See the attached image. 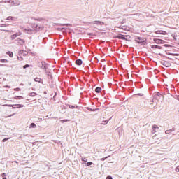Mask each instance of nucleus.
Wrapping results in <instances>:
<instances>
[{"label":"nucleus","instance_id":"4468645a","mask_svg":"<svg viewBox=\"0 0 179 179\" xmlns=\"http://www.w3.org/2000/svg\"><path fill=\"white\" fill-rule=\"evenodd\" d=\"M166 27H169V29H174L175 30H178L179 24H173L171 26H166Z\"/></svg>","mask_w":179,"mask_h":179},{"label":"nucleus","instance_id":"49530a36","mask_svg":"<svg viewBox=\"0 0 179 179\" xmlns=\"http://www.w3.org/2000/svg\"><path fill=\"white\" fill-rule=\"evenodd\" d=\"M175 171H176V173H179V165L175 169Z\"/></svg>","mask_w":179,"mask_h":179},{"label":"nucleus","instance_id":"6ab92c4d","mask_svg":"<svg viewBox=\"0 0 179 179\" xmlns=\"http://www.w3.org/2000/svg\"><path fill=\"white\" fill-rule=\"evenodd\" d=\"M151 48H152V50H162V48L160 45H152Z\"/></svg>","mask_w":179,"mask_h":179},{"label":"nucleus","instance_id":"a19ab883","mask_svg":"<svg viewBox=\"0 0 179 179\" xmlns=\"http://www.w3.org/2000/svg\"><path fill=\"white\" fill-rule=\"evenodd\" d=\"M17 59L19 60V61H23V57H22V55H20V56H17Z\"/></svg>","mask_w":179,"mask_h":179},{"label":"nucleus","instance_id":"774afa93","mask_svg":"<svg viewBox=\"0 0 179 179\" xmlns=\"http://www.w3.org/2000/svg\"><path fill=\"white\" fill-rule=\"evenodd\" d=\"M157 37H162V36H157Z\"/></svg>","mask_w":179,"mask_h":179},{"label":"nucleus","instance_id":"6e6552de","mask_svg":"<svg viewBox=\"0 0 179 179\" xmlns=\"http://www.w3.org/2000/svg\"><path fill=\"white\" fill-rule=\"evenodd\" d=\"M162 65H163V66H165L166 68H170V66H171V63H170V62H167L166 60H163L161 62Z\"/></svg>","mask_w":179,"mask_h":179},{"label":"nucleus","instance_id":"7ed1b4c3","mask_svg":"<svg viewBox=\"0 0 179 179\" xmlns=\"http://www.w3.org/2000/svg\"><path fill=\"white\" fill-rule=\"evenodd\" d=\"M62 26H66V27H57V30L59 31H63V30H69L70 31H72V28L71 27H75V24H63Z\"/></svg>","mask_w":179,"mask_h":179},{"label":"nucleus","instance_id":"338daca9","mask_svg":"<svg viewBox=\"0 0 179 179\" xmlns=\"http://www.w3.org/2000/svg\"><path fill=\"white\" fill-rule=\"evenodd\" d=\"M98 30H101V29H98Z\"/></svg>","mask_w":179,"mask_h":179},{"label":"nucleus","instance_id":"13d9d810","mask_svg":"<svg viewBox=\"0 0 179 179\" xmlns=\"http://www.w3.org/2000/svg\"><path fill=\"white\" fill-rule=\"evenodd\" d=\"M88 36H93V33L88 34Z\"/></svg>","mask_w":179,"mask_h":179},{"label":"nucleus","instance_id":"5fc2aeb1","mask_svg":"<svg viewBox=\"0 0 179 179\" xmlns=\"http://www.w3.org/2000/svg\"><path fill=\"white\" fill-rule=\"evenodd\" d=\"M137 94H138V96H140L141 97H142V96H143V94H142V93H138Z\"/></svg>","mask_w":179,"mask_h":179},{"label":"nucleus","instance_id":"20e7f679","mask_svg":"<svg viewBox=\"0 0 179 179\" xmlns=\"http://www.w3.org/2000/svg\"><path fill=\"white\" fill-rule=\"evenodd\" d=\"M39 68L45 70V72H47V69H48V63L45 62V61L39 62L38 63Z\"/></svg>","mask_w":179,"mask_h":179},{"label":"nucleus","instance_id":"09e8293b","mask_svg":"<svg viewBox=\"0 0 179 179\" xmlns=\"http://www.w3.org/2000/svg\"><path fill=\"white\" fill-rule=\"evenodd\" d=\"M174 99L176 100H178V101H179V95H175Z\"/></svg>","mask_w":179,"mask_h":179},{"label":"nucleus","instance_id":"3c124183","mask_svg":"<svg viewBox=\"0 0 179 179\" xmlns=\"http://www.w3.org/2000/svg\"><path fill=\"white\" fill-rule=\"evenodd\" d=\"M164 47H166V48L171 47V45L164 44Z\"/></svg>","mask_w":179,"mask_h":179},{"label":"nucleus","instance_id":"69168bd1","mask_svg":"<svg viewBox=\"0 0 179 179\" xmlns=\"http://www.w3.org/2000/svg\"><path fill=\"white\" fill-rule=\"evenodd\" d=\"M157 136V134H155V136Z\"/></svg>","mask_w":179,"mask_h":179},{"label":"nucleus","instance_id":"8fccbe9b","mask_svg":"<svg viewBox=\"0 0 179 179\" xmlns=\"http://www.w3.org/2000/svg\"><path fill=\"white\" fill-rule=\"evenodd\" d=\"M57 93L55 92V95L53 96L52 99H53L54 101H55V99H56V97H57Z\"/></svg>","mask_w":179,"mask_h":179},{"label":"nucleus","instance_id":"a18cd8bd","mask_svg":"<svg viewBox=\"0 0 179 179\" xmlns=\"http://www.w3.org/2000/svg\"><path fill=\"white\" fill-rule=\"evenodd\" d=\"M106 179H113V176L111 175H108Z\"/></svg>","mask_w":179,"mask_h":179},{"label":"nucleus","instance_id":"c9c22d12","mask_svg":"<svg viewBox=\"0 0 179 179\" xmlns=\"http://www.w3.org/2000/svg\"><path fill=\"white\" fill-rule=\"evenodd\" d=\"M171 37H173L175 41H177V36H176V34H172Z\"/></svg>","mask_w":179,"mask_h":179},{"label":"nucleus","instance_id":"e2e57ef3","mask_svg":"<svg viewBox=\"0 0 179 179\" xmlns=\"http://www.w3.org/2000/svg\"><path fill=\"white\" fill-rule=\"evenodd\" d=\"M32 90L36 91V88H32Z\"/></svg>","mask_w":179,"mask_h":179},{"label":"nucleus","instance_id":"ea45409f","mask_svg":"<svg viewBox=\"0 0 179 179\" xmlns=\"http://www.w3.org/2000/svg\"><path fill=\"white\" fill-rule=\"evenodd\" d=\"M6 26H9V24H0V27H6Z\"/></svg>","mask_w":179,"mask_h":179},{"label":"nucleus","instance_id":"603ef678","mask_svg":"<svg viewBox=\"0 0 179 179\" xmlns=\"http://www.w3.org/2000/svg\"><path fill=\"white\" fill-rule=\"evenodd\" d=\"M38 22H44V19L43 18H39L38 20H37Z\"/></svg>","mask_w":179,"mask_h":179},{"label":"nucleus","instance_id":"ddd939ff","mask_svg":"<svg viewBox=\"0 0 179 179\" xmlns=\"http://www.w3.org/2000/svg\"><path fill=\"white\" fill-rule=\"evenodd\" d=\"M153 99L150 100V103H159V97L155 96V94L152 95Z\"/></svg>","mask_w":179,"mask_h":179},{"label":"nucleus","instance_id":"de8ad7c7","mask_svg":"<svg viewBox=\"0 0 179 179\" xmlns=\"http://www.w3.org/2000/svg\"><path fill=\"white\" fill-rule=\"evenodd\" d=\"M0 66H5L7 68H9V65H8V64H0Z\"/></svg>","mask_w":179,"mask_h":179},{"label":"nucleus","instance_id":"f8f14e48","mask_svg":"<svg viewBox=\"0 0 179 179\" xmlns=\"http://www.w3.org/2000/svg\"><path fill=\"white\" fill-rule=\"evenodd\" d=\"M114 38H117L118 40H124L125 39V35H122L121 34H119L114 36Z\"/></svg>","mask_w":179,"mask_h":179},{"label":"nucleus","instance_id":"aec40b11","mask_svg":"<svg viewBox=\"0 0 179 179\" xmlns=\"http://www.w3.org/2000/svg\"><path fill=\"white\" fill-rule=\"evenodd\" d=\"M95 164L92 162L85 163V167H94Z\"/></svg>","mask_w":179,"mask_h":179},{"label":"nucleus","instance_id":"6e6d98bb","mask_svg":"<svg viewBox=\"0 0 179 179\" xmlns=\"http://www.w3.org/2000/svg\"><path fill=\"white\" fill-rule=\"evenodd\" d=\"M97 24V26H101V24H106L105 23H99V24Z\"/></svg>","mask_w":179,"mask_h":179},{"label":"nucleus","instance_id":"052dcab7","mask_svg":"<svg viewBox=\"0 0 179 179\" xmlns=\"http://www.w3.org/2000/svg\"><path fill=\"white\" fill-rule=\"evenodd\" d=\"M43 94H47V91H44Z\"/></svg>","mask_w":179,"mask_h":179},{"label":"nucleus","instance_id":"dca6fc26","mask_svg":"<svg viewBox=\"0 0 179 179\" xmlns=\"http://www.w3.org/2000/svg\"><path fill=\"white\" fill-rule=\"evenodd\" d=\"M76 65L80 66L83 64V61L81 59H77L75 62Z\"/></svg>","mask_w":179,"mask_h":179},{"label":"nucleus","instance_id":"e433bc0d","mask_svg":"<svg viewBox=\"0 0 179 179\" xmlns=\"http://www.w3.org/2000/svg\"><path fill=\"white\" fill-rule=\"evenodd\" d=\"M30 66H32L30 64H25L23 66V69H26L27 68H30Z\"/></svg>","mask_w":179,"mask_h":179},{"label":"nucleus","instance_id":"bb28decb","mask_svg":"<svg viewBox=\"0 0 179 179\" xmlns=\"http://www.w3.org/2000/svg\"><path fill=\"white\" fill-rule=\"evenodd\" d=\"M125 39H124L125 41H131V35H124Z\"/></svg>","mask_w":179,"mask_h":179},{"label":"nucleus","instance_id":"412c9836","mask_svg":"<svg viewBox=\"0 0 179 179\" xmlns=\"http://www.w3.org/2000/svg\"><path fill=\"white\" fill-rule=\"evenodd\" d=\"M68 107L72 110H73V108H79V106L78 105H69L67 104Z\"/></svg>","mask_w":179,"mask_h":179},{"label":"nucleus","instance_id":"4c0bfd02","mask_svg":"<svg viewBox=\"0 0 179 179\" xmlns=\"http://www.w3.org/2000/svg\"><path fill=\"white\" fill-rule=\"evenodd\" d=\"M108 121H109L108 120L102 121V124L107 125L108 124Z\"/></svg>","mask_w":179,"mask_h":179},{"label":"nucleus","instance_id":"39448f33","mask_svg":"<svg viewBox=\"0 0 179 179\" xmlns=\"http://www.w3.org/2000/svg\"><path fill=\"white\" fill-rule=\"evenodd\" d=\"M115 29H121L122 30H124L125 31H131V27L127 26V25H120L117 27H115Z\"/></svg>","mask_w":179,"mask_h":179},{"label":"nucleus","instance_id":"f704fd0d","mask_svg":"<svg viewBox=\"0 0 179 179\" xmlns=\"http://www.w3.org/2000/svg\"><path fill=\"white\" fill-rule=\"evenodd\" d=\"M17 41H21V43H22V44H24V43H26V41H24V39H22L20 38H17Z\"/></svg>","mask_w":179,"mask_h":179},{"label":"nucleus","instance_id":"9b49d317","mask_svg":"<svg viewBox=\"0 0 179 179\" xmlns=\"http://www.w3.org/2000/svg\"><path fill=\"white\" fill-rule=\"evenodd\" d=\"M19 36H22V32H16L10 36V38L11 40H15V38H16V37H19Z\"/></svg>","mask_w":179,"mask_h":179},{"label":"nucleus","instance_id":"9d476101","mask_svg":"<svg viewBox=\"0 0 179 179\" xmlns=\"http://www.w3.org/2000/svg\"><path fill=\"white\" fill-rule=\"evenodd\" d=\"M155 34H161L162 36H166L167 34V31L164 30H157L155 31Z\"/></svg>","mask_w":179,"mask_h":179},{"label":"nucleus","instance_id":"4be33fe9","mask_svg":"<svg viewBox=\"0 0 179 179\" xmlns=\"http://www.w3.org/2000/svg\"><path fill=\"white\" fill-rule=\"evenodd\" d=\"M6 55H8L10 58H13V52L12 51H8L6 52Z\"/></svg>","mask_w":179,"mask_h":179},{"label":"nucleus","instance_id":"2f4dec72","mask_svg":"<svg viewBox=\"0 0 179 179\" xmlns=\"http://www.w3.org/2000/svg\"><path fill=\"white\" fill-rule=\"evenodd\" d=\"M28 96H29L30 97H34V96H37L36 92H31L28 94Z\"/></svg>","mask_w":179,"mask_h":179},{"label":"nucleus","instance_id":"393cba45","mask_svg":"<svg viewBox=\"0 0 179 179\" xmlns=\"http://www.w3.org/2000/svg\"><path fill=\"white\" fill-rule=\"evenodd\" d=\"M81 162H83L82 164H85L86 165V163H87V158L81 157Z\"/></svg>","mask_w":179,"mask_h":179},{"label":"nucleus","instance_id":"2eb2a0df","mask_svg":"<svg viewBox=\"0 0 179 179\" xmlns=\"http://www.w3.org/2000/svg\"><path fill=\"white\" fill-rule=\"evenodd\" d=\"M152 134H156L157 132V129H159V126L154 124L152 127Z\"/></svg>","mask_w":179,"mask_h":179},{"label":"nucleus","instance_id":"c85d7f7f","mask_svg":"<svg viewBox=\"0 0 179 179\" xmlns=\"http://www.w3.org/2000/svg\"><path fill=\"white\" fill-rule=\"evenodd\" d=\"M0 62H1V64H7L8 62H9V60L6 59H1Z\"/></svg>","mask_w":179,"mask_h":179},{"label":"nucleus","instance_id":"f03ea898","mask_svg":"<svg viewBox=\"0 0 179 179\" xmlns=\"http://www.w3.org/2000/svg\"><path fill=\"white\" fill-rule=\"evenodd\" d=\"M134 41H136V44H139V45H146V44H148V40L146 38L141 36H136Z\"/></svg>","mask_w":179,"mask_h":179},{"label":"nucleus","instance_id":"37998d69","mask_svg":"<svg viewBox=\"0 0 179 179\" xmlns=\"http://www.w3.org/2000/svg\"><path fill=\"white\" fill-rule=\"evenodd\" d=\"M9 139H10V138H4L2 140V142H6L7 141H9Z\"/></svg>","mask_w":179,"mask_h":179},{"label":"nucleus","instance_id":"423d86ee","mask_svg":"<svg viewBox=\"0 0 179 179\" xmlns=\"http://www.w3.org/2000/svg\"><path fill=\"white\" fill-rule=\"evenodd\" d=\"M8 107H12L13 110H15L16 108H23L24 107V105L23 104H8Z\"/></svg>","mask_w":179,"mask_h":179},{"label":"nucleus","instance_id":"79ce46f5","mask_svg":"<svg viewBox=\"0 0 179 179\" xmlns=\"http://www.w3.org/2000/svg\"><path fill=\"white\" fill-rule=\"evenodd\" d=\"M15 92H20L22 90V89H20V87H16L14 89Z\"/></svg>","mask_w":179,"mask_h":179},{"label":"nucleus","instance_id":"f3484780","mask_svg":"<svg viewBox=\"0 0 179 179\" xmlns=\"http://www.w3.org/2000/svg\"><path fill=\"white\" fill-rule=\"evenodd\" d=\"M12 3V6H17L19 5H20V1H17V0H14L11 2Z\"/></svg>","mask_w":179,"mask_h":179},{"label":"nucleus","instance_id":"58836bf2","mask_svg":"<svg viewBox=\"0 0 179 179\" xmlns=\"http://www.w3.org/2000/svg\"><path fill=\"white\" fill-rule=\"evenodd\" d=\"M7 20H11L12 22H13V20H15V17L10 16L8 17Z\"/></svg>","mask_w":179,"mask_h":179},{"label":"nucleus","instance_id":"680f3d73","mask_svg":"<svg viewBox=\"0 0 179 179\" xmlns=\"http://www.w3.org/2000/svg\"><path fill=\"white\" fill-rule=\"evenodd\" d=\"M63 108H64V110H66V107H65V106H63Z\"/></svg>","mask_w":179,"mask_h":179},{"label":"nucleus","instance_id":"0eeeda50","mask_svg":"<svg viewBox=\"0 0 179 179\" xmlns=\"http://www.w3.org/2000/svg\"><path fill=\"white\" fill-rule=\"evenodd\" d=\"M153 41L155 44H166V41L157 38H154Z\"/></svg>","mask_w":179,"mask_h":179},{"label":"nucleus","instance_id":"c03bdc74","mask_svg":"<svg viewBox=\"0 0 179 179\" xmlns=\"http://www.w3.org/2000/svg\"><path fill=\"white\" fill-rule=\"evenodd\" d=\"M16 113H13L7 117H6V118H10L11 117H13V115H15Z\"/></svg>","mask_w":179,"mask_h":179},{"label":"nucleus","instance_id":"bf43d9fd","mask_svg":"<svg viewBox=\"0 0 179 179\" xmlns=\"http://www.w3.org/2000/svg\"><path fill=\"white\" fill-rule=\"evenodd\" d=\"M31 55L34 56V53L30 52Z\"/></svg>","mask_w":179,"mask_h":179},{"label":"nucleus","instance_id":"a211bd4d","mask_svg":"<svg viewBox=\"0 0 179 179\" xmlns=\"http://www.w3.org/2000/svg\"><path fill=\"white\" fill-rule=\"evenodd\" d=\"M174 131H176V128H172V129L165 131V134H166V135H170V134H171V132H174Z\"/></svg>","mask_w":179,"mask_h":179},{"label":"nucleus","instance_id":"864d4df0","mask_svg":"<svg viewBox=\"0 0 179 179\" xmlns=\"http://www.w3.org/2000/svg\"><path fill=\"white\" fill-rule=\"evenodd\" d=\"M106 159H107V157H103L101 159V162H104L106 160Z\"/></svg>","mask_w":179,"mask_h":179},{"label":"nucleus","instance_id":"473e14b6","mask_svg":"<svg viewBox=\"0 0 179 179\" xmlns=\"http://www.w3.org/2000/svg\"><path fill=\"white\" fill-rule=\"evenodd\" d=\"M154 95H155L157 97H162V96H163V94H162L159 92H155V94H154Z\"/></svg>","mask_w":179,"mask_h":179},{"label":"nucleus","instance_id":"b1692460","mask_svg":"<svg viewBox=\"0 0 179 179\" xmlns=\"http://www.w3.org/2000/svg\"><path fill=\"white\" fill-rule=\"evenodd\" d=\"M103 90V89L101 87H96V88H95V92H96V93H101V91Z\"/></svg>","mask_w":179,"mask_h":179},{"label":"nucleus","instance_id":"cd10ccee","mask_svg":"<svg viewBox=\"0 0 179 179\" xmlns=\"http://www.w3.org/2000/svg\"><path fill=\"white\" fill-rule=\"evenodd\" d=\"M15 100H23V99H24V97H23L22 96H15L14 97Z\"/></svg>","mask_w":179,"mask_h":179},{"label":"nucleus","instance_id":"c756f323","mask_svg":"<svg viewBox=\"0 0 179 179\" xmlns=\"http://www.w3.org/2000/svg\"><path fill=\"white\" fill-rule=\"evenodd\" d=\"M88 111H99V108H91L90 107L86 108Z\"/></svg>","mask_w":179,"mask_h":179},{"label":"nucleus","instance_id":"a878e982","mask_svg":"<svg viewBox=\"0 0 179 179\" xmlns=\"http://www.w3.org/2000/svg\"><path fill=\"white\" fill-rule=\"evenodd\" d=\"M45 73H46L47 76H49V78H50L51 80H52L53 77H52V74H51V72L47 71V70H46Z\"/></svg>","mask_w":179,"mask_h":179},{"label":"nucleus","instance_id":"7c9ffc66","mask_svg":"<svg viewBox=\"0 0 179 179\" xmlns=\"http://www.w3.org/2000/svg\"><path fill=\"white\" fill-rule=\"evenodd\" d=\"M71 122V120L69 119H63L60 120V122H62V124H65V122Z\"/></svg>","mask_w":179,"mask_h":179},{"label":"nucleus","instance_id":"4d7b16f0","mask_svg":"<svg viewBox=\"0 0 179 179\" xmlns=\"http://www.w3.org/2000/svg\"><path fill=\"white\" fill-rule=\"evenodd\" d=\"M2 30H3V31H6V33H9V31H10L9 30H5V29H2Z\"/></svg>","mask_w":179,"mask_h":179},{"label":"nucleus","instance_id":"0e129e2a","mask_svg":"<svg viewBox=\"0 0 179 179\" xmlns=\"http://www.w3.org/2000/svg\"><path fill=\"white\" fill-rule=\"evenodd\" d=\"M30 51H31V50H29L28 52H30Z\"/></svg>","mask_w":179,"mask_h":179},{"label":"nucleus","instance_id":"5701e85b","mask_svg":"<svg viewBox=\"0 0 179 179\" xmlns=\"http://www.w3.org/2000/svg\"><path fill=\"white\" fill-rule=\"evenodd\" d=\"M34 81L38 82V83H43V79L38 78V77H36L34 78Z\"/></svg>","mask_w":179,"mask_h":179},{"label":"nucleus","instance_id":"72a5a7b5","mask_svg":"<svg viewBox=\"0 0 179 179\" xmlns=\"http://www.w3.org/2000/svg\"><path fill=\"white\" fill-rule=\"evenodd\" d=\"M29 128H37V125L36 124V123L32 122L30 124Z\"/></svg>","mask_w":179,"mask_h":179},{"label":"nucleus","instance_id":"1a4fd4ad","mask_svg":"<svg viewBox=\"0 0 179 179\" xmlns=\"http://www.w3.org/2000/svg\"><path fill=\"white\" fill-rule=\"evenodd\" d=\"M27 54H29V52L24 50H19L18 52L19 57H20V55H23V57H27Z\"/></svg>","mask_w":179,"mask_h":179},{"label":"nucleus","instance_id":"f257e3e1","mask_svg":"<svg viewBox=\"0 0 179 179\" xmlns=\"http://www.w3.org/2000/svg\"><path fill=\"white\" fill-rule=\"evenodd\" d=\"M31 29L28 28L24 29V32L27 34H36L37 31H40V30H43V29H44V27L41 25V24L31 23Z\"/></svg>","mask_w":179,"mask_h":179}]
</instances>
